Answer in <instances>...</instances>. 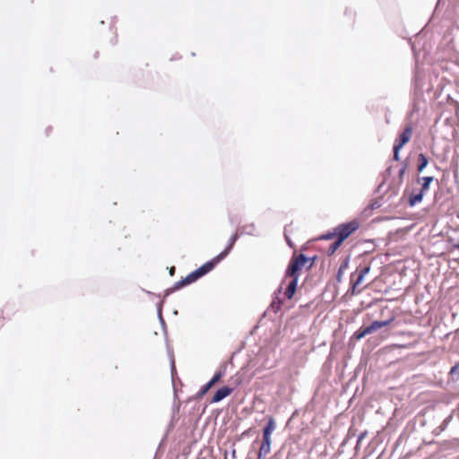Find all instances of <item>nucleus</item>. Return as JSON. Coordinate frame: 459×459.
Here are the masks:
<instances>
[{
	"label": "nucleus",
	"mask_w": 459,
	"mask_h": 459,
	"mask_svg": "<svg viewBox=\"0 0 459 459\" xmlns=\"http://www.w3.org/2000/svg\"><path fill=\"white\" fill-rule=\"evenodd\" d=\"M238 238V233H235L234 235H232L231 238H230L229 246L227 247V248L224 251L220 253L217 256H215L211 261H208L205 264H204L198 269L190 273L186 278L182 279L181 281H177L174 284L172 290H178L184 286L191 284V283L195 282V281H197L199 278L203 277L204 275H205L206 273L211 272L215 267V265L217 264H219L222 259H224L228 255V254L233 247L235 242L237 241Z\"/></svg>",
	"instance_id": "1"
},
{
	"label": "nucleus",
	"mask_w": 459,
	"mask_h": 459,
	"mask_svg": "<svg viewBox=\"0 0 459 459\" xmlns=\"http://www.w3.org/2000/svg\"><path fill=\"white\" fill-rule=\"evenodd\" d=\"M359 227V221L358 220H352L346 223L339 224L337 227L333 228V231L323 235L320 238L321 239L334 238V241L327 247L326 255L328 256L333 255L337 251V249L342 246L344 240H346L356 230H358Z\"/></svg>",
	"instance_id": "2"
},
{
	"label": "nucleus",
	"mask_w": 459,
	"mask_h": 459,
	"mask_svg": "<svg viewBox=\"0 0 459 459\" xmlns=\"http://www.w3.org/2000/svg\"><path fill=\"white\" fill-rule=\"evenodd\" d=\"M307 262L308 259L303 254L292 255L288 265V268L286 270L285 278L282 282L286 283L287 281H289V282L287 283V288L284 292V295L286 296L287 299H290L293 298L297 289L300 271L302 270L303 267H305Z\"/></svg>",
	"instance_id": "3"
},
{
	"label": "nucleus",
	"mask_w": 459,
	"mask_h": 459,
	"mask_svg": "<svg viewBox=\"0 0 459 459\" xmlns=\"http://www.w3.org/2000/svg\"><path fill=\"white\" fill-rule=\"evenodd\" d=\"M413 129L411 126H406L404 131L400 134L399 138L395 141L394 145V159L399 160L400 150L411 140L412 136Z\"/></svg>",
	"instance_id": "4"
},
{
	"label": "nucleus",
	"mask_w": 459,
	"mask_h": 459,
	"mask_svg": "<svg viewBox=\"0 0 459 459\" xmlns=\"http://www.w3.org/2000/svg\"><path fill=\"white\" fill-rule=\"evenodd\" d=\"M233 392V388L230 386H223L216 391L212 398V403H219L225 397L230 395Z\"/></svg>",
	"instance_id": "5"
},
{
	"label": "nucleus",
	"mask_w": 459,
	"mask_h": 459,
	"mask_svg": "<svg viewBox=\"0 0 459 459\" xmlns=\"http://www.w3.org/2000/svg\"><path fill=\"white\" fill-rule=\"evenodd\" d=\"M271 445L272 440L271 439H264L262 445L259 448L257 459H265L266 455L270 454L271 452Z\"/></svg>",
	"instance_id": "6"
},
{
	"label": "nucleus",
	"mask_w": 459,
	"mask_h": 459,
	"mask_svg": "<svg viewBox=\"0 0 459 459\" xmlns=\"http://www.w3.org/2000/svg\"><path fill=\"white\" fill-rule=\"evenodd\" d=\"M394 320V317L393 316L390 319L385 320V321H374L370 325H368L367 327H368L369 333H372L373 332H375L382 327L389 325Z\"/></svg>",
	"instance_id": "7"
},
{
	"label": "nucleus",
	"mask_w": 459,
	"mask_h": 459,
	"mask_svg": "<svg viewBox=\"0 0 459 459\" xmlns=\"http://www.w3.org/2000/svg\"><path fill=\"white\" fill-rule=\"evenodd\" d=\"M275 429V421L273 417L269 418L267 425L264 427L263 430V438L264 439H271V435Z\"/></svg>",
	"instance_id": "8"
},
{
	"label": "nucleus",
	"mask_w": 459,
	"mask_h": 459,
	"mask_svg": "<svg viewBox=\"0 0 459 459\" xmlns=\"http://www.w3.org/2000/svg\"><path fill=\"white\" fill-rule=\"evenodd\" d=\"M424 192L421 190H413L410 196H409V204L411 206L415 205L416 204L420 203L424 195Z\"/></svg>",
	"instance_id": "9"
},
{
	"label": "nucleus",
	"mask_w": 459,
	"mask_h": 459,
	"mask_svg": "<svg viewBox=\"0 0 459 459\" xmlns=\"http://www.w3.org/2000/svg\"><path fill=\"white\" fill-rule=\"evenodd\" d=\"M349 263H350V256H346L341 263L340 264V267L338 269V272H337V275H336V281L338 282H341L342 280V276H343V273L344 272L347 270L348 266H349Z\"/></svg>",
	"instance_id": "10"
},
{
	"label": "nucleus",
	"mask_w": 459,
	"mask_h": 459,
	"mask_svg": "<svg viewBox=\"0 0 459 459\" xmlns=\"http://www.w3.org/2000/svg\"><path fill=\"white\" fill-rule=\"evenodd\" d=\"M369 270H370V267L366 266L359 271L358 279L352 284V293H355L357 286L359 285L363 281L365 275L368 273Z\"/></svg>",
	"instance_id": "11"
},
{
	"label": "nucleus",
	"mask_w": 459,
	"mask_h": 459,
	"mask_svg": "<svg viewBox=\"0 0 459 459\" xmlns=\"http://www.w3.org/2000/svg\"><path fill=\"white\" fill-rule=\"evenodd\" d=\"M433 177H423L421 178H419V183L421 184V188L420 190L423 191L424 193L429 190V184L433 181Z\"/></svg>",
	"instance_id": "12"
},
{
	"label": "nucleus",
	"mask_w": 459,
	"mask_h": 459,
	"mask_svg": "<svg viewBox=\"0 0 459 459\" xmlns=\"http://www.w3.org/2000/svg\"><path fill=\"white\" fill-rule=\"evenodd\" d=\"M226 372V367L221 368L212 377V378L210 380L211 384L214 385L217 384L221 379L224 377Z\"/></svg>",
	"instance_id": "13"
},
{
	"label": "nucleus",
	"mask_w": 459,
	"mask_h": 459,
	"mask_svg": "<svg viewBox=\"0 0 459 459\" xmlns=\"http://www.w3.org/2000/svg\"><path fill=\"white\" fill-rule=\"evenodd\" d=\"M418 171L421 172L427 167L429 160L423 153H420L418 156Z\"/></svg>",
	"instance_id": "14"
},
{
	"label": "nucleus",
	"mask_w": 459,
	"mask_h": 459,
	"mask_svg": "<svg viewBox=\"0 0 459 459\" xmlns=\"http://www.w3.org/2000/svg\"><path fill=\"white\" fill-rule=\"evenodd\" d=\"M369 333L368 327H360L353 333L352 339L360 340Z\"/></svg>",
	"instance_id": "15"
},
{
	"label": "nucleus",
	"mask_w": 459,
	"mask_h": 459,
	"mask_svg": "<svg viewBox=\"0 0 459 459\" xmlns=\"http://www.w3.org/2000/svg\"><path fill=\"white\" fill-rule=\"evenodd\" d=\"M212 386L213 385L209 381L207 384H205L204 386H202V388L200 389V391L197 394L198 397L204 396Z\"/></svg>",
	"instance_id": "16"
},
{
	"label": "nucleus",
	"mask_w": 459,
	"mask_h": 459,
	"mask_svg": "<svg viewBox=\"0 0 459 459\" xmlns=\"http://www.w3.org/2000/svg\"><path fill=\"white\" fill-rule=\"evenodd\" d=\"M406 169H407V166H406V165H404V166L400 169V171H399V178H403V175H404V173H405V171H406Z\"/></svg>",
	"instance_id": "17"
},
{
	"label": "nucleus",
	"mask_w": 459,
	"mask_h": 459,
	"mask_svg": "<svg viewBox=\"0 0 459 459\" xmlns=\"http://www.w3.org/2000/svg\"><path fill=\"white\" fill-rule=\"evenodd\" d=\"M285 238H286V241H287L288 245H289L290 247H294V244H293V242L290 240V238L288 236H285Z\"/></svg>",
	"instance_id": "18"
},
{
	"label": "nucleus",
	"mask_w": 459,
	"mask_h": 459,
	"mask_svg": "<svg viewBox=\"0 0 459 459\" xmlns=\"http://www.w3.org/2000/svg\"><path fill=\"white\" fill-rule=\"evenodd\" d=\"M4 324V316L0 314V327L3 326Z\"/></svg>",
	"instance_id": "19"
},
{
	"label": "nucleus",
	"mask_w": 459,
	"mask_h": 459,
	"mask_svg": "<svg viewBox=\"0 0 459 459\" xmlns=\"http://www.w3.org/2000/svg\"><path fill=\"white\" fill-rule=\"evenodd\" d=\"M458 368V365H455L452 368H451V374H454Z\"/></svg>",
	"instance_id": "20"
},
{
	"label": "nucleus",
	"mask_w": 459,
	"mask_h": 459,
	"mask_svg": "<svg viewBox=\"0 0 459 459\" xmlns=\"http://www.w3.org/2000/svg\"><path fill=\"white\" fill-rule=\"evenodd\" d=\"M174 273H175V267H171V269L169 270L170 275H173Z\"/></svg>",
	"instance_id": "21"
}]
</instances>
